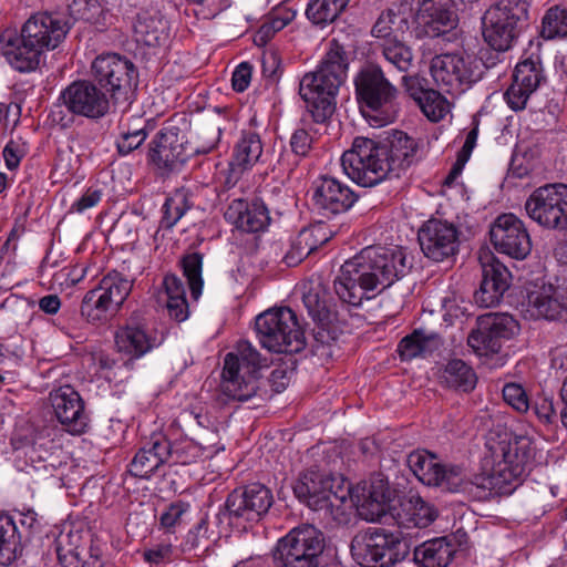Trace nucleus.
Here are the masks:
<instances>
[{"mask_svg":"<svg viewBox=\"0 0 567 567\" xmlns=\"http://www.w3.org/2000/svg\"><path fill=\"white\" fill-rule=\"evenodd\" d=\"M491 451L494 465L489 473L475 474L470 478L462 466L444 464L433 486L474 501L486 499L493 494H512L522 483L526 466L533 458L530 441L525 436H514L491 445Z\"/></svg>","mask_w":567,"mask_h":567,"instance_id":"f257e3e1","label":"nucleus"},{"mask_svg":"<svg viewBox=\"0 0 567 567\" xmlns=\"http://www.w3.org/2000/svg\"><path fill=\"white\" fill-rule=\"evenodd\" d=\"M411 268L412 262L402 248L369 246L341 266L333 288L342 302L359 307L371 298L369 292L391 287Z\"/></svg>","mask_w":567,"mask_h":567,"instance_id":"f03ea898","label":"nucleus"},{"mask_svg":"<svg viewBox=\"0 0 567 567\" xmlns=\"http://www.w3.org/2000/svg\"><path fill=\"white\" fill-rule=\"evenodd\" d=\"M268 368L267 358L247 340H240L234 352L226 354L221 372L220 391L227 399L248 403L249 408H258L271 399L268 390L270 383L276 393L288 385L287 372L284 369L271 371L268 380L261 377V370Z\"/></svg>","mask_w":567,"mask_h":567,"instance_id":"7ed1b4c3","label":"nucleus"},{"mask_svg":"<svg viewBox=\"0 0 567 567\" xmlns=\"http://www.w3.org/2000/svg\"><path fill=\"white\" fill-rule=\"evenodd\" d=\"M349 54L337 39L329 41V48L317 71L306 73L299 83V94L307 103L316 123L323 124L336 111V97L347 79Z\"/></svg>","mask_w":567,"mask_h":567,"instance_id":"20e7f679","label":"nucleus"},{"mask_svg":"<svg viewBox=\"0 0 567 567\" xmlns=\"http://www.w3.org/2000/svg\"><path fill=\"white\" fill-rule=\"evenodd\" d=\"M353 83L359 110L371 126L382 127L396 121L401 112V92L380 65L363 66Z\"/></svg>","mask_w":567,"mask_h":567,"instance_id":"39448f33","label":"nucleus"},{"mask_svg":"<svg viewBox=\"0 0 567 567\" xmlns=\"http://www.w3.org/2000/svg\"><path fill=\"white\" fill-rule=\"evenodd\" d=\"M221 128L209 125L205 127L195 146H188L177 128H162L150 143L148 159L162 175L179 172L193 155L210 153L219 143Z\"/></svg>","mask_w":567,"mask_h":567,"instance_id":"423d86ee","label":"nucleus"},{"mask_svg":"<svg viewBox=\"0 0 567 567\" xmlns=\"http://www.w3.org/2000/svg\"><path fill=\"white\" fill-rule=\"evenodd\" d=\"M350 551L362 567H393L409 556L411 544L400 530L369 527L354 535Z\"/></svg>","mask_w":567,"mask_h":567,"instance_id":"0eeeda50","label":"nucleus"},{"mask_svg":"<svg viewBox=\"0 0 567 567\" xmlns=\"http://www.w3.org/2000/svg\"><path fill=\"white\" fill-rule=\"evenodd\" d=\"M255 330L260 346L270 352L298 353L306 347V338L296 312L288 308H272L258 315Z\"/></svg>","mask_w":567,"mask_h":567,"instance_id":"6e6552de","label":"nucleus"},{"mask_svg":"<svg viewBox=\"0 0 567 567\" xmlns=\"http://www.w3.org/2000/svg\"><path fill=\"white\" fill-rule=\"evenodd\" d=\"M526 0H498L483 17V38L494 51L506 52L517 41L528 21Z\"/></svg>","mask_w":567,"mask_h":567,"instance_id":"1a4fd4ad","label":"nucleus"},{"mask_svg":"<svg viewBox=\"0 0 567 567\" xmlns=\"http://www.w3.org/2000/svg\"><path fill=\"white\" fill-rule=\"evenodd\" d=\"M324 536L313 525L302 524L281 537L274 550L276 567H319Z\"/></svg>","mask_w":567,"mask_h":567,"instance_id":"9d476101","label":"nucleus"},{"mask_svg":"<svg viewBox=\"0 0 567 567\" xmlns=\"http://www.w3.org/2000/svg\"><path fill=\"white\" fill-rule=\"evenodd\" d=\"M133 288V280L118 271L105 275L81 302V316L90 323L106 322L117 313Z\"/></svg>","mask_w":567,"mask_h":567,"instance_id":"9b49d317","label":"nucleus"},{"mask_svg":"<svg viewBox=\"0 0 567 567\" xmlns=\"http://www.w3.org/2000/svg\"><path fill=\"white\" fill-rule=\"evenodd\" d=\"M272 504L274 495L270 488L258 482L250 483L228 494L220 514L229 525L246 530L264 519Z\"/></svg>","mask_w":567,"mask_h":567,"instance_id":"f8f14e48","label":"nucleus"},{"mask_svg":"<svg viewBox=\"0 0 567 567\" xmlns=\"http://www.w3.org/2000/svg\"><path fill=\"white\" fill-rule=\"evenodd\" d=\"M94 82L110 95L114 103L126 102L138 84L134 63L117 53L96 56L91 66Z\"/></svg>","mask_w":567,"mask_h":567,"instance_id":"ddd939ff","label":"nucleus"},{"mask_svg":"<svg viewBox=\"0 0 567 567\" xmlns=\"http://www.w3.org/2000/svg\"><path fill=\"white\" fill-rule=\"evenodd\" d=\"M430 71L440 89L455 95L482 79V62L472 54L443 53L432 59Z\"/></svg>","mask_w":567,"mask_h":567,"instance_id":"4468645a","label":"nucleus"},{"mask_svg":"<svg viewBox=\"0 0 567 567\" xmlns=\"http://www.w3.org/2000/svg\"><path fill=\"white\" fill-rule=\"evenodd\" d=\"M380 143L357 136L350 150L341 156V166L350 179L363 187H372L388 179Z\"/></svg>","mask_w":567,"mask_h":567,"instance_id":"2eb2a0df","label":"nucleus"},{"mask_svg":"<svg viewBox=\"0 0 567 567\" xmlns=\"http://www.w3.org/2000/svg\"><path fill=\"white\" fill-rule=\"evenodd\" d=\"M528 217L539 226L567 231V185L546 184L537 187L526 199Z\"/></svg>","mask_w":567,"mask_h":567,"instance_id":"dca6fc26","label":"nucleus"},{"mask_svg":"<svg viewBox=\"0 0 567 567\" xmlns=\"http://www.w3.org/2000/svg\"><path fill=\"white\" fill-rule=\"evenodd\" d=\"M379 143L389 181L399 179L426 156L425 142L403 131L394 130Z\"/></svg>","mask_w":567,"mask_h":567,"instance_id":"f3484780","label":"nucleus"},{"mask_svg":"<svg viewBox=\"0 0 567 567\" xmlns=\"http://www.w3.org/2000/svg\"><path fill=\"white\" fill-rule=\"evenodd\" d=\"M55 551L62 567H103L101 544L90 530L60 534Z\"/></svg>","mask_w":567,"mask_h":567,"instance_id":"a211bd4d","label":"nucleus"},{"mask_svg":"<svg viewBox=\"0 0 567 567\" xmlns=\"http://www.w3.org/2000/svg\"><path fill=\"white\" fill-rule=\"evenodd\" d=\"M494 249L513 259L523 260L532 251V239L525 224L514 214H502L489 227Z\"/></svg>","mask_w":567,"mask_h":567,"instance_id":"6ab92c4d","label":"nucleus"},{"mask_svg":"<svg viewBox=\"0 0 567 567\" xmlns=\"http://www.w3.org/2000/svg\"><path fill=\"white\" fill-rule=\"evenodd\" d=\"M460 230L447 220L431 218L423 223L417 231V240L423 255L441 262L458 252Z\"/></svg>","mask_w":567,"mask_h":567,"instance_id":"aec40b11","label":"nucleus"},{"mask_svg":"<svg viewBox=\"0 0 567 567\" xmlns=\"http://www.w3.org/2000/svg\"><path fill=\"white\" fill-rule=\"evenodd\" d=\"M59 100L71 114L92 120L103 117L110 109L107 94L95 82L86 80L69 84Z\"/></svg>","mask_w":567,"mask_h":567,"instance_id":"412c9836","label":"nucleus"},{"mask_svg":"<svg viewBox=\"0 0 567 567\" xmlns=\"http://www.w3.org/2000/svg\"><path fill=\"white\" fill-rule=\"evenodd\" d=\"M49 401L56 421L65 432L81 435L89 431L90 414L84 400L73 386L63 385L52 390Z\"/></svg>","mask_w":567,"mask_h":567,"instance_id":"4be33fe9","label":"nucleus"},{"mask_svg":"<svg viewBox=\"0 0 567 567\" xmlns=\"http://www.w3.org/2000/svg\"><path fill=\"white\" fill-rule=\"evenodd\" d=\"M71 30L65 12L42 11L32 14L22 25L21 35L45 52L54 50Z\"/></svg>","mask_w":567,"mask_h":567,"instance_id":"5701e85b","label":"nucleus"},{"mask_svg":"<svg viewBox=\"0 0 567 567\" xmlns=\"http://www.w3.org/2000/svg\"><path fill=\"white\" fill-rule=\"evenodd\" d=\"M302 301L309 316L317 323L313 338L317 343L330 346L338 339L337 328L333 326L337 320V311L330 302V293L321 284H311L308 290L302 293Z\"/></svg>","mask_w":567,"mask_h":567,"instance_id":"b1692460","label":"nucleus"},{"mask_svg":"<svg viewBox=\"0 0 567 567\" xmlns=\"http://www.w3.org/2000/svg\"><path fill=\"white\" fill-rule=\"evenodd\" d=\"M313 208L326 218H332L348 212L359 196L334 177L320 176L312 184Z\"/></svg>","mask_w":567,"mask_h":567,"instance_id":"393cba45","label":"nucleus"},{"mask_svg":"<svg viewBox=\"0 0 567 567\" xmlns=\"http://www.w3.org/2000/svg\"><path fill=\"white\" fill-rule=\"evenodd\" d=\"M295 496L309 508L320 511L332 506V477L317 467L301 473L292 484Z\"/></svg>","mask_w":567,"mask_h":567,"instance_id":"a878e982","label":"nucleus"},{"mask_svg":"<svg viewBox=\"0 0 567 567\" xmlns=\"http://www.w3.org/2000/svg\"><path fill=\"white\" fill-rule=\"evenodd\" d=\"M225 219L245 233L264 231L270 224L269 210L261 198H237L227 207Z\"/></svg>","mask_w":567,"mask_h":567,"instance_id":"bb28decb","label":"nucleus"},{"mask_svg":"<svg viewBox=\"0 0 567 567\" xmlns=\"http://www.w3.org/2000/svg\"><path fill=\"white\" fill-rule=\"evenodd\" d=\"M511 279L507 267L493 256L489 262L482 265V281L480 289L474 292L475 303L483 308L498 306L511 286Z\"/></svg>","mask_w":567,"mask_h":567,"instance_id":"cd10ccee","label":"nucleus"},{"mask_svg":"<svg viewBox=\"0 0 567 567\" xmlns=\"http://www.w3.org/2000/svg\"><path fill=\"white\" fill-rule=\"evenodd\" d=\"M533 316L547 321L567 320V289L551 284L543 285L527 295Z\"/></svg>","mask_w":567,"mask_h":567,"instance_id":"c85d7f7f","label":"nucleus"},{"mask_svg":"<svg viewBox=\"0 0 567 567\" xmlns=\"http://www.w3.org/2000/svg\"><path fill=\"white\" fill-rule=\"evenodd\" d=\"M416 20L430 38L446 33L457 24L453 0H423L419 6Z\"/></svg>","mask_w":567,"mask_h":567,"instance_id":"c756f323","label":"nucleus"},{"mask_svg":"<svg viewBox=\"0 0 567 567\" xmlns=\"http://www.w3.org/2000/svg\"><path fill=\"white\" fill-rule=\"evenodd\" d=\"M0 42L2 43V54L14 70L31 72L40 65L44 52L35 44L31 45L23 35L6 31L0 34Z\"/></svg>","mask_w":567,"mask_h":567,"instance_id":"7c9ffc66","label":"nucleus"},{"mask_svg":"<svg viewBox=\"0 0 567 567\" xmlns=\"http://www.w3.org/2000/svg\"><path fill=\"white\" fill-rule=\"evenodd\" d=\"M159 343L161 341L146 329L145 324L134 317H131L125 326L120 327L115 333V344L118 351L132 359L142 358Z\"/></svg>","mask_w":567,"mask_h":567,"instance_id":"2f4dec72","label":"nucleus"},{"mask_svg":"<svg viewBox=\"0 0 567 567\" xmlns=\"http://www.w3.org/2000/svg\"><path fill=\"white\" fill-rule=\"evenodd\" d=\"M166 447V435L153 433L131 461L130 474L148 480L162 465L167 464Z\"/></svg>","mask_w":567,"mask_h":567,"instance_id":"473e14b6","label":"nucleus"},{"mask_svg":"<svg viewBox=\"0 0 567 567\" xmlns=\"http://www.w3.org/2000/svg\"><path fill=\"white\" fill-rule=\"evenodd\" d=\"M457 553L453 537L429 539L413 549V560L422 567H447Z\"/></svg>","mask_w":567,"mask_h":567,"instance_id":"72a5a7b5","label":"nucleus"},{"mask_svg":"<svg viewBox=\"0 0 567 567\" xmlns=\"http://www.w3.org/2000/svg\"><path fill=\"white\" fill-rule=\"evenodd\" d=\"M443 342L440 333L426 328H417L401 339L396 352L402 361H411L431 355L443 346Z\"/></svg>","mask_w":567,"mask_h":567,"instance_id":"f704fd0d","label":"nucleus"},{"mask_svg":"<svg viewBox=\"0 0 567 567\" xmlns=\"http://www.w3.org/2000/svg\"><path fill=\"white\" fill-rule=\"evenodd\" d=\"M391 499L392 491L388 483L383 480L373 481L357 495L358 512L365 520H378L385 515Z\"/></svg>","mask_w":567,"mask_h":567,"instance_id":"c9c22d12","label":"nucleus"},{"mask_svg":"<svg viewBox=\"0 0 567 567\" xmlns=\"http://www.w3.org/2000/svg\"><path fill=\"white\" fill-rule=\"evenodd\" d=\"M135 39L147 47H159L168 37L167 21L157 10H141L135 18Z\"/></svg>","mask_w":567,"mask_h":567,"instance_id":"e433bc0d","label":"nucleus"},{"mask_svg":"<svg viewBox=\"0 0 567 567\" xmlns=\"http://www.w3.org/2000/svg\"><path fill=\"white\" fill-rule=\"evenodd\" d=\"M22 532L14 518L7 514L0 515V566L11 565L22 555Z\"/></svg>","mask_w":567,"mask_h":567,"instance_id":"4c0bfd02","label":"nucleus"},{"mask_svg":"<svg viewBox=\"0 0 567 567\" xmlns=\"http://www.w3.org/2000/svg\"><path fill=\"white\" fill-rule=\"evenodd\" d=\"M262 154V143L259 134L244 131L234 146L230 166L240 172L255 165Z\"/></svg>","mask_w":567,"mask_h":567,"instance_id":"58836bf2","label":"nucleus"},{"mask_svg":"<svg viewBox=\"0 0 567 567\" xmlns=\"http://www.w3.org/2000/svg\"><path fill=\"white\" fill-rule=\"evenodd\" d=\"M13 450H24L25 457L30 461L33 467L38 468L37 464L45 463L52 455L51 450L54 447V442L40 435H22L16 433L11 439Z\"/></svg>","mask_w":567,"mask_h":567,"instance_id":"ea45409f","label":"nucleus"},{"mask_svg":"<svg viewBox=\"0 0 567 567\" xmlns=\"http://www.w3.org/2000/svg\"><path fill=\"white\" fill-rule=\"evenodd\" d=\"M408 466L416 478L427 486L437 483L439 474L444 464L437 461L435 454L426 450H416L411 452L406 458Z\"/></svg>","mask_w":567,"mask_h":567,"instance_id":"a19ab883","label":"nucleus"},{"mask_svg":"<svg viewBox=\"0 0 567 567\" xmlns=\"http://www.w3.org/2000/svg\"><path fill=\"white\" fill-rule=\"evenodd\" d=\"M163 286L167 295L168 315L176 321L182 322L188 318V302L183 280L174 274L164 277Z\"/></svg>","mask_w":567,"mask_h":567,"instance_id":"79ce46f5","label":"nucleus"},{"mask_svg":"<svg viewBox=\"0 0 567 567\" xmlns=\"http://www.w3.org/2000/svg\"><path fill=\"white\" fill-rule=\"evenodd\" d=\"M442 380L446 386L462 392H471L477 383L473 368L461 359H452L446 363Z\"/></svg>","mask_w":567,"mask_h":567,"instance_id":"37998d69","label":"nucleus"},{"mask_svg":"<svg viewBox=\"0 0 567 567\" xmlns=\"http://www.w3.org/2000/svg\"><path fill=\"white\" fill-rule=\"evenodd\" d=\"M351 0H310L306 8L307 19L315 25L326 27L334 22Z\"/></svg>","mask_w":567,"mask_h":567,"instance_id":"c03bdc74","label":"nucleus"},{"mask_svg":"<svg viewBox=\"0 0 567 567\" xmlns=\"http://www.w3.org/2000/svg\"><path fill=\"white\" fill-rule=\"evenodd\" d=\"M378 50L384 60L400 72H409L413 68L414 54L412 48L403 40L388 39L383 43H378Z\"/></svg>","mask_w":567,"mask_h":567,"instance_id":"a18cd8bd","label":"nucleus"},{"mask_svg":"<svg viewBox=\"0 0 567 567\" xmlns=\"http://www.w3.org/2000/svg\"><path fill=\"white\" fill-rule=\"evenodd\" d=\"M192 206L189 192L185 188L176 189L172 196L166 198L163 205L161 227L164 229L173 228Z\"/></svg>","mask_w":567,"mask_h":567,"instance_id":"49530a36","label":"nucleus"},{"mask_svg":"<svg viewBox=\"0 0 567 567\" xmlns=\"http://www.w3.org/2000/svg\"><path fill=\"white\" fill-rule=\"evenodd\" d=\"M166 445L168 464H190L203 454V447L188 437L172 441L166 436Z\"/></svg>","mask_w":567,"mask_h":567,"instance_id":"de8ad7c7","label":"nucleus"},{"mask_svg":"<svg viewBox=\"0 0 567 567\" xmlns=\"http://www.w3.org/2000/svg\"><path fill=\"white\" fill-rule=\"evenodd\" d=\"M203 258V254L194 251L185 254L179 260V265L183 269V275L188 282L190 297L194 300H198V298L202 295L204 286V280L202 277Z\"/></svg>","mask_w":567,"mask_h":567,"instance_id":"09e8293b","label":"nucleus"},{"mask_svg":"<svg viewBox=\"0 0 567 567\" xmlns=\"http://www.w3.org/2000/svg\"><path fill=\"white\" fill-rule=\"evenodd\" d=\"M512 79L533 93L546 80L539 59L533 60L532 58L519 62L515 66Z\"/></svg>","mask_w":567,"mask_h":567,"instance_id":"8fccbe9b","label":"nucleus"},{"mask_svg":"<svg viewBox=\"0 0 567 567\" xmlns=\"http://www.w3.org/2000/svg\"><path fill=\"white\" fill-rule=\"evenodd\" d=\"M478 318L483 321V329L494 332L502 341L512 339L519 331L517 320L507 313H488Z\"/></svg>","mask_w":567,"mask_h":567,"instance_id":"3c124183","label":"nucleus"},{"mask_svg":"<svg viewBox=\"0 0 567 567\" xmlns=\"http://www.w3.org/2000/svg\"><path fill=\"white\" fill-rule=\"evenodd\" d=\"M540 35L546 40L567 37V9L553 7L542 21Z\"/></svg>","mask_w":567,"mask_h":567,"instance_id":"603ef678","label":"nucleus"},{"mask_svg":"<svg viewBox=\"0 0 567 567\" xmlns=\"http://www.w3.org/2000/svg\"><path fill=\"white\" fill-rule=\"evenodd\" d=\"M467 343L476 352L480 353H498L502 348V340L494 334V332L486 331L483 329V321L477 318V327L474 329L468 338Z\"/></svg>","mask_w":567,"mask_h":567,"instance_id":"864d4df0","label":"nucleus"},{"mask_svg":"<svg viewBox=\"0 0 567 567\" xmlns=\"http://www.w3.org/2000/svg\"><path fill=\"white\" fill-rule=\"evenodd\" d=\"M101 11L99 0H69L65 9V21L70 23V28L78 20L92 21Z\"/></svg>","mask_w":567,"mask_h":567,"instance_id":"5fc2aeb1","label":"nucleus"},{"mask_svg":"<svg viewBox=\"0 0 567 567\" xmlns=\"http://www.w3.org/2000/svg\"><path fill=\"white\" fill-rule=\"evenodd\" d=\"M416 104L422 113L432 122H439L446 114V101L435 90L426 91V94Z\"/></svg>","mask_w":567,"mask_h":567,"instance_id":"6e6d98bb","label":"nucleus"},{"mask_svg":"<svg viewBox=\"0 0 567 567\" xmlns=\"http://www.w3.org/2000/svg\"><path fill=\"white\" fill-rule=\"evenodd\" d=\"M503 399L514 410L526 413L530 410V402L526 390L519 383H506L503 388Z\"/></svg>","mask_w":567,"mask_h":567,"instance_id":"4d7b16f0","label":"nucleus"},{"mask_svg":"<svg viewBox=\"0 0 567 567\" xmlns=\"http://www.w3.org/2000/svg\"><path fill=\"white\" fill-rule=\"evenodd\" d=\"M27 154L28 145L24 140L21 136H11L2 151L6 167L9 171L17 169Z\"/></svg>","mask_w":567,"mask_h":567,"instance_id":"13d9d810","label":"nucleus"},{"mask_svg":"<svg viewBox=\"0 0 567 567\" xmlns=\"http://www.w3.org/2000/svg\"><path fill=\"white\" fill-rule=\"evenodd\" d=\"M309 237L303 236L301 231L291 240L290 248L284 257V261L293 267L299 265L306 257L312 254V248L308 243Z\"/></svg>","mask_w":567,"mask_h":567,"instance_id":"bf43d9fd","label":"nucleus"},{"mask_svg":"<svg viewBox=\"0 0 567 567\" xmlns=\"http://www.w3.org/2000/svg\"><path fill=\"white\" fill-rule=\"evenodd\" d=\"M398 14L393 10L383 11L372 27L371 34L383 43L388 39H396L393 34V25L398 19Z\"/></svg>","mask_w":567,"mask_h":567,"instance_id":"052dcab7","label":"nucleus"},{"mask_svg":"<svg viewBox=\"0 0 567 567\" xmlns=\"http://www.w3.org/2000/svg\"><path fill=\"white\" fill-rule=\"evenodd\" d=\"M532 94L533 92H529V90L519 85V83H516V81L512 79L511 85L504 93V99L512 111L520 112L526 109Z\"/></svg>","mask_w":567,"mask_h":567,"instance_id":"680f3d73","label":"nucleus"},{"mask_svg":"<svg viewBox=\"0 0 567 567\" xmlns=\"http://www.w3.org/2000/svg\"><path fill=\"white\" fill-rule=\"evenodd\" d=\"M208 543V522L202 518L199 523L190 529L185 538L184 550L205 549Z\"/></svg>","mask_w":567,"mask_h":567,"instance_id":"e2e57ef3","label":"nucleus"},{"mask_svg":"<svg viewBox=\"0 0 567 567\" xmlns=\"http://www.w3.org/2000/svg\"><path fill=\"white\" fill-rule=\"evenodd\" d=\"M530 409L542 424L554 425L556 423L557 413L553 399L537 398L530 404Z\"/></svg>","mask_w":567,"mask_h":567,"instance_id":"0e129e2a","label":"nucleus"},{"mask_svg":"<svg viewBox=\"0 0 567 567\" xmlns=\"http://www.w3.org/2000/svg\"><path fill=\"white\" fill-rule=\"evenodd\" d=\"M300 231L303 236L309 237L308 243L312 251H316L319 247L327 244L332 237V231L329 230L328 226L322 221L305 227Z\"/></svg>","mask_w":567,"mask_h":567,"instance_id":"69168bd1","label":"nucleus"},{"mask_svg":"<svg viewBox=\"0 0 567 567\" xmlns=\"http://www.w3.org/2000/svg\"><path fill=\"white\" fill-rule=\"evenodd\" d=\"M190 508L188 502L178 499L168 505L166 511L161 516V525L165 528H173L182 520V516Z\"/></svg>","mask_w":567,"mask_h":567,"instance_id":"338daca9","label":"nucleus"},{"mask_svg":"<svg viewBox=\"0 0 567 567\" xmlns=\"http://www.w3.org/2000/svg\"><path fill=\"white\" fill-rule=\"evenodd\" d=\"M313 138L305 128L296 130L290 137V147L298 157L308 156L312 148Z\"/></svg>","mask_w":567,"mask_h":567,"instance_id":"774afa93","label":"nucleus"}]
</instances>
